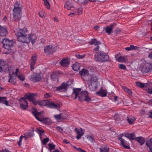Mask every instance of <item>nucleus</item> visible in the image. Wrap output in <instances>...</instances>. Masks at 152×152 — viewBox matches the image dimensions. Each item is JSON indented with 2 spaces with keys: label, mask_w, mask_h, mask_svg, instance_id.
Listing matches in <instances>:
<instances>
[{
  "label": "nucleus",
  "mask_w": 152,
  "mask_h": 152,
  "mask_svg": "<svg viewBox=\"0 0 152 152\" xmlns=\"http://www.w3.org/2000/svg\"><path fill=\"white\" fill-rule=\"evenodd\" d=\"M17 37L18 40L20 42L28 43L30 42L28 34H27V28L24 27L19 30L14 31Z\"/></svg>",
  "instance_id": "nucleus-1"
},
{
  "label": "nucleus",
  "mask_w": 152,
  "mask_h": 152,
  "mask_svg": "<svg viewBox=\"0 0 152 152\" xmlns=\"http://www.w3.org/2000/svg\"><path fill=\"white\" fill-rule=\"evenodd\" d=\"M22 7L19 1H17L14 4L13 9V15L14 20L15 21H18L21 18L22 9Z\"/></svg>",
  "instance_id": "nucleus-2"
},
{
  "label": "nucleus",
  "mask_w": 152,
  "mask_h": 152,
  "mask_svg": "<svg viewBox=\"0 0 152 152\" xmlns=\"http://www.w3.org/2000/svg\"><path fill=\"white\" fill-rule=\"evenodd\" d=\"M90 77L88 78L87 82L90 89L91 91H94L97 88V86L96 83L97 78L94 75H90Z\"/></svg>",
  "instance_id": "nucleus-3"
},
{
  "label": "nucleus",
  "mask_w": 152,
  "mask_h": 152,
  "mask_svg": "<svg viewBox=\"0 0 152 152\" xmlns=\"http://www.w3.org/2000/svg\"><path fill=\"white\" fill-rule=\"evenodd\" d=\"M94 59L96 61L102 62L108 61L109 56L104 52L99 51L95 54Z\"/></svg>",
  "instance_id": "nucleus-4"
},
{
  "label": "nucleus",
  "mask_w": 152,
  "mask_h": 152,
  "mask_svg": "<svg viewBox=\"0 0 152 152\" xmlns=\"http://www.w3.org/2000/svg\"><path fill=\"white\" fill-rule=\"evenodd\" d=\"M2 43L3 44V47L7 51L4 52V53L5 54L10 53L11 52V48L13 46L14 44V42L12 40H10L4 38L3 39Z\"/></svg>",
  "instance_id": "nucleus-5"
},
{
  "label": "nucleus",
  "mask_w": 152,
  "mask_h": 152,
  "mask_svg": "<svg viewBox=\"0 0 152 152\" xmlns=\"http://www.w3.org/2000/svg\"><path fill=\"white\" fill-rule=\"evenodd\" d=\"M81 89L80 88H73V94H75V99H76L77 97H78V99L80 101H83L86 96L88 92L86 91H81Z\"/></svg>",
  "instance_id": "nucleus-6"
},
{
  "label": "nucleus",
  "mask_w": 152,
  "mask_h": 152,
  "mask_svg": "<svg viewBox=\"0 0 152 152\" xmlns=\"http://www.w3.org/2000/svg\"><path fill=\"white\" fill-rule=\"evenodd\" d=\"M35 118L44 124L49 125L52 123L51 120L49 118L45 117L43 115H34Z\"/></svg>",
  "instance_id": "nucleus-7"
},
{
  "label": "nucleus",
  "mask_w": 152,
  "mask_h": 152,
  "mask_svg": "<svg viewBox=\"0 0 152 152\" xmlns=\"http://www.w3.org/2000/svg\"><path fill=\"white\" fill-rule=\"evenodd\" d=\"M152 69V64L150 63H146L141 66L139 70L143 73H146L150 72Z\"/></svg>",
  "instance_id": "nucleus-8"
},
{
  "label": "nucleus",
  "mask_w": 152,
  "mask_h": 152,
  "mask_svg": "<svg viewBox=\"0 0 152 152\" xmlns=\"http://www.w3.org/2000/svg\"><path fill=\"white\" fill-rule=\"evenodd\" d=\"M70 85V84H69L68 82L65 83L64 82L61 84L60 86L56 87V90L61 92L65 91H66L68 86Z\"/></svg>",
  "instance_id": "nucleus-9"
},
{
  "label": "nucleus",
  "mask_w": 152,
  "mask_h": 152,
  "mask_svg": "<svg viewBox=\"0 0 152 152\" xmlns=\"http://www.w3.org/2000/svg\"><path fill=\"white\" fill-rule=\"evenodd\" d=\"M20 102V107L23 110H26L28 107L27 101L25 99L24 97H21L19 99Z\"/></svg>",
  "instance_id": "nucleus-10"
},
{
  "label": "nucleus",
  "mask_w": 152,
  "mask_h": 152,
  "mask_svg": "<svg viewBox=\"0 0 152 152\" xmlns=\"http://www.w3.org/2000/svg\"><path fill=\"white\" fill-rule=\"evenodd\" d=\"M45 53L47 54H50L55 52L56 51L55 48L51 45L46 46L44 47Z\"/></svg>",
  "instance_id": "nucleus-11"
},
{
  "label": "nucleus",
  "mask_w": 152,
  "mask_h": 152,
  "mask_svg": "<svg viewBox=\"0 0 152 152\" xmlns=\"http://www.w3.org/2000/svg\"><path fill=\"white\" fill-rule=\"evenodd\" d=\"M41 73H36L31 75V79L34 82H36L41 80Z\"/></svg>",
  "instance_id": "nucleus-12"
},
{
  "label": "nucleus",
  "mask_w": 152,
  "mask_h": 152,
  "mask_svg": "<svg viewBox=\"0 0 152 152\" xmlns=\"http://www.w3.org/2000/svg\"><path fill=\"white\" fill-rule=\"evenodd\" d=\"M64 7L68 10H70L72 11L75 10L74 7L73 3L70 1H67L66 2Z\"/></svg>",
  "instance_id": "nucleus-13"
},
{
  "label": "nucleus",
  "mask_w": 152,
  "mask_h": 152,
  "mask_svg": "<svg viewBox=\"0 0 152 152\" xmlns=\"http://www.w3.org/2000/svg\"><path fill=\"white\" fill-rule=\"evenodd\" d=\"M72 12H71L69 15L70 16H72L73 15H78L81 14L82 13L83 9L81 8H79L78 9H75L72 11Z\"/></svg>",
  "instance_id": "nucleus-14"
},
{
  "label": "nucleus",
  "mask_w": 152,
  "mask_h": 152,
  "mask_svg": "<svg viewBox=\"0 0 152 152\" xmlns=\"http://www.w3.org/2000/svg\"><path fill=\"white\" fill-rule=\"evenodd\" d=\"M75 130L76 132L77 136L76 138L77 140L80 139L81 137L84 134V132H83V130L81 128L77 129L76 128L75 129Z\"/></svg>",
  "instance_id": "nucleus-15"
},
{
  "label": "nucleus",
  "mask_w": 152,
  "mask_h": 152,
  "mask_svg": "<svg viewBox=\"0 0 152 152\" xmlns=\"http://www.w3.org/2000/svg\"><path fill=\"white\" fill-rule=\"evenodd\" d=\"M79 74L81 76L82 78H86V77L88 76V78L90 77V75H91L89 74L88 70L87 69H83L82 70L79 72Z\"/></svg>",
  "instance_id": "nucleus-16"
},
{
  "label": "nucleus",
  "mask_w": 152,
  "mask_h": 152,
  "mask_svg": "<svg viewBox=\"0 0 152 152\" xmlns=\"http://www.w3.org/2000/svg\"><path fill=\"white\" fill-rule=\"evenodd\" d=\"M115 23L112 24L110 26H107L106 28H104V29L105 30V32L107 33L108 34H110L112 33L113 29L114 28V25H115Z\"/></svg>",
  "instance_id": "nucleus-17"
},
{
  "label": "nucleus",
  "mask_w": 152,
  "mask_h": 152,
  "mask_svg": "<svg viewBox=\"0 0 152 152\" xmlns=\"http://www.w3.org/2000/svg\"><path fill=\"white\" fill-rule=\"evenodd\" d=\"M95 93L96 95L102 97L106 96L107 94V91L104 90L102 88H101V89Z\"/></svg>",
  "instance_id": "nucleus-18"
},
{
  "label": "nucleus",
  "mask_w": 152,
  "mask_h": 152,
  "mask_svg": "<svg viewBox=\"0 0 152 152\" xmlns=\"http://www.w3.org/2000/svg\"><path fill=\"white\" fill-rule=\"evenodd\" d=\"M35 94L34 93H27V94H25L24 97L25 99H28L30 102H31L32 99L34 98Z\"/></svg>",
  "instance_id": "nucleus-19"
},
{
  "label": "nucleus",
  "mask_w": 152,
  "mask_h": 152,
  "mask_svg": "<svg viewBox=\"0 0 152 152\" xmlns=\"http://www.w3.org/2000/svg\"><path fill=\"white\" fill-rule=\"evenodd\" d=\"M37 60V57L35 56H32L31 57V62L30 67L31 69V71L34 70V66L36 63V61Z\"/></svg>",
  "instance_id": "nucleus-20"
},
{
  "label": "nucleus",
  "mask_w": 152,
  "mask_h": 152,
  "mask_svg": "<svg viewBox=\"0 0 152 152\" xmlns=\"http://www.w3.org/2000/svg\"><path fill=\"white\" fill-rule=\"evenodd\" d=\"M136 118L131 115H129L128 116L126 120L128 123L130 125L133 124L135 121Z\"/></svg>",
  "instance_id": "nucleus-21"
},
{
  "label": "nucleus",
  "mask_w": 152,
  "mask_h": 152,
  "mask_svg": "<svg viewBox=\"0 0 152 152\" xmlns=\"http://www.w3.org/2000/svg\"><path fill=\"white\" fill-rule=\"evenodd\" d=\"M7 33V31L6 28L0 25V35L3 37L5 36Z\"/></svg>",
  "instance_id": "nucleus-22"
},
{
  "label": "nucleus",
  "mask_w": 152,
  "mask_h": 152,
  "mask_svg": "<svg viewBox=\"0 0 152 152\" xmlns=\"http://www.w3.org/2000/svg\"><path fill=\"white\" fill-rule=\"evenodd\" d=\"M24 134V138L26 140L34 136V131L33 130H30L25 133Z\"/></svg>",
  "instance_id": "nucleus-23"
},
{
  "label": "nucleus",
  "mask_w": 152,
  "mask_h": 152,
  "mask_svg": "<svg viewBox=\"0 0 152 152\" xmlns=\"http://www.w3.org/2000/svg\"><path fill=\"white\" fill-rule=\"evenodd\" d=\"M68 116H64L63 115H56L54 116V117L56 120L58 121H61L63 119L66 118Z\"/></svg>",
  "instance_id": "nucleus-24"
},
{
  "label": "nucleus",
  "mask_w": 152,
  "mask_h": 152,
  "mask_svg": "<svg viewBox=\"0 0 152 152\" xmlns=\"http://www.w3.org/2000/svg\"><path fill=\"white\" fill-rule=\"evenodd\" d=\"M29 39L30 42H31L32 44H33L37 40V37L36 35L34 34H28Z\"/></svg>",
  "instance_id": "nucleus-25"
},
{
  "label": "nucleus",
  "mask_w": 152,
  "mask_h": 152,
  "mask_svg": "<svg viewBox=\"0 0 152 152\" xmlns=\"http://www.w3.org/2000/svg\"><path fill=\"white\" fill-rule=\"evenodd\" d=\"M48 107L53 108H57L61 106L60 104L57 103H54L49 101Z\"/></svg>",
  "instance_id": "nucleus-26"
},
{
  "label": "nucleus",
  "mask_w": 152,
  "mask_h": 152,
  "mask_svg": "<svg viewBox=\"0 0 152 152\" xmlns=\"http://www.w3.org/2000/svg\"><path fill=\"white\" fill-rule=\"evenodd\" d=\"M0 66L1 68L2 69L3 71L4 69H6L7 68L8 65L7 64L6 62L2 59H0Z\"/></svg>",
  "instance_id": "nucleus-27"
},
{
  "label": "nucleus",
  "mask_w": 152,
  "mask_h": 152,
  "mask_svg": "<svg viewBox=\"0 0 152 152\" xmlns=\"http://www.w3.org/2000/svg\"><path fill=\"white\" fill-rule=\"evenodd\" d=\"M121 145H122L125 148L129 149L130 148V146H129L128 143L124 139H121Z\"/></svg>",
  "instance_id": "nucleus-28"
},
{
  "label": "nucleus",
  "mask_w": 152,
  "mask_h": 152,
  "mask_svg": "<svg viewBox=\"0 0 152 152\" xmlns=\"http://www.w3.org/2000/svg\"><path fill=\"white\" fill-rule=\"evenodd\" d=\"M134 140L138 142L141 145H142L145 141V139L141 137L135 138Z\"/></svg>",
  "instance_id": "nucleus-29"
},
{
  "label": "nucleus",
  "mask_w": 152,
  "mask_h": 152,
  "mask_svg": "<svg viewBox=\"0 0 152 152\" xmlns=\"http://www.w3.org/2000/svg\"><path fill=\"white\" fill-rule=\"evenodd\" d=\"M60 64L62 66L65 67L69 65V63L67 59L66 58L62 59L60 61Z\"/></svg>",
  "instance_id": "nucleus-30"
},
{
  "label": "nucleus",
  "mask_w": 152,
  "mask_h": 152,
  "mask_svg": "<svg viewBox=\"0 0 152 152\" xmlns=\"http://www.w3.org/2000/svg\"><path fill=\"white\" fill-rule=\"evenodd\" d=\"M89 43L91 45H94L95 46L99 45L101 44V42L95 39H92L89 42Z\"/></svg>",
  "instance_id": "nucleus-31"
},
{
  "label": "nucleus",
  "mask_w": 152,
  "mask_h": 152,
  "mask_svg": "<svg viewBox=\"0 0 152 152\" xmlns=\"http://www.w3.org/2000/svg\"><path fill=\"white\" fill-rule=\"evenodd\" d=\"M100 152H109V148L106 145L102 146L99 149Z\"/></svg>",
  "instance_id": "nucleus-32"
},
{
  "label": "nucleus",
  "mask_w": 152,
  "mask_h": 152,
  "mask_svg": "<svg viewBox=\"0 0 152 152\" xmlns=\"http://www.w3.org/2000/svg\"><path fill=\"white\" fill-rule=\"evenodd\" d=\"M9 82L12 84H15L16 83V79L15 76H13L12 75L10 74V78L8 81Z\"/></svg>",
  "instance_id": "nucleus-33"
},
{
  "label": "nucleus",
  "mask_w": 152,
  "mask_h": 152,
  "mask_svg": "<svg viewBox=\"0 0 152 152\" xmlns=\"http://www.w3.org/2000/svg\"><path fill=\"white\" fill-rule=\"evenodd\" d=\"M126 137H127L131 140H134L135 139V135L134 133L131 134L126 133L124 135Z\"/></svg>",
  "instance_id": "nucleus-34"
},
{
  "label": "nucleus",
  "mask_w": 152,
  "mask_h": 152,
  "mask_svg": "<svg viewBox=\"0 0 152 152\" xmlns=\"http://www.w3.org/2000/svg\"><path fill=\"white\" fill-rule=\"evenodd\" d=\"M49 101L48 100H43L41 102L38 101V104L40 106H48Z\"/></svg>",
  "instance_id": "nucleus-35"
},
{
  "label": "nucleus",
  "mask_w": 152,
  "mask_h": 152,
  "mask_svg": "<svg viewBox=\"0 0 152 152\" xmlns=\"http://www.w3.org/2000/svg\"><path fill=\"white\" fill-rule=\"evenodd\" d=\"M80 64L76 63L73 64L72 68L74 71H78L80 69Z\"/></svg>",
  "instance_id": "nucleus-36"
},
{
  "label": "nucleus",
  "mask_w": 152,
  "mask_h": 152,
  "mask_svg": "<svg viewBox=\"0 0 152 152\" xmlns=\"http://www.w3.org/2000/svg\"><path fill=\"white\" fill-rule=\"evenodd\" d=\"M139 47L136 46H134L133 45H131L129 47L125 48V50L127 51H129L133 50H137L139 48Z\"/></svg>",
  "instance_id": "nucleus-37"
},
{
  "label": "nucleus",
  "mask_w": 152,
  "mask_h": 152,
  "mask_svg": "<svg viewBox=\"0 0 152 152\" xmlns=\"http://www.w3.org/2000/svg\"><path fill=\"white\" fill-rule=\"evenodd\" d=\"M140 113L141 114H144L145 113L146 114H152V112L151 111H148L147 110L146 108L142 109L140 112Z\"/></svg>",
  "instance_id": "nucleus-38"
},
{
  "label": "nucleus",
  "mask_w": 152,
  "mask_h": 152,
  "mask_svg": "<svg viewBox=\"0 0 152 152\" xmlns=\"http://www.w3.org/2000/svg\"><path fill=\"white\" fill-rule=\"evenodd\" d=\"M122 88L125 92H127L129 95H132V91L130 89H128L126 87L122 86Z\"/></svg>",
  "instance_id": "nucleus-39"
},
{
  "label": "nucleus",
  "mask_w": 152,
  "mask_h": 152,
  "mask_svg": "<svg viewBox=\"0 0 152 152\" xmlns=\"http://www.w3.org/2000/svg\"><path fill=\"white\" fill-rule=\"evenodd\" d=\"M127 59L124 56H120L117 59V61L119 62H126Z\"/></svg>",
  "instance_id": "nucleus-40"
},
{
  "label": "nucleus",
  "mask_w": 152,
  "mask_h": 152,
  "mask_svg": "<svg viewBox=\"0 0 152 152\" xmlns=\"http://www.w3.org/2000/svg\"><path fill=\"white\" fill-rule=\"evenodd\" d=\"M35 131L39 134L40 137H41V136L42 133L44 132V130L43 129L39 128L36 129Z\"/></svg>",
  "instance_id": "nucleus-41"
},
{
  "label": "nucleus",
  "mask_w": 152,
  "mask_h": 152,
  "mask_svg": "<svg viewBox=\"0 0 152 152\" xmlns=\"http://www.w3.org/2000/svg\"><path fill=\"white\" fill-rule=\"evenodd\" d=\"M114 118L115 122L117 123H118L121 120V119L118 115H115Z\"/></svg>",
  "instance_id": "nucleus-42"
},
{
  "label": "nucleus",
  "mask_w": 152,
  "mask_h": 152,
  "mask_svg": "<svg viewBox=\"0 0 152 152\" xmlns=\"http://www.w3.org/2000/svg\"><path fill=\"white\" fill-rule=\"evenodd\" d=\"M44 1V4L48 9L50 8V6L49 2L47 0H43Z\"/></svg>",
  "instance_id": "nucleus-43"
},
{
  "label": "nucleus",
  "mask_w": 152,
  "mask_h": 152,
  "mask_svg": "<svg viewBox=\"0 0 152 152\" xmlns=\"http://www.w3.org/2000/svg\"><path fill=\"white\" fill-rule=\"evenodd\" d=\"M136 84L137 86L140 88H144L145 86V84L144 83L140 82H136Z\"/></svg>",
  "instance_id": "nucleus-44"
},
{
  "label": "nucleus",
  "mask_w": 152,
  "mask_h": 152,
  "mask_svg": "<svg viewBox=\"0 0 152 152\" xmlns=\"http://www.w3.org/2000/svg\"><path fill=\"white\" fill-rule=\"evenodd\" d=\"M48 146L50 148V150L51 151L54 149L56 147V145L53 143H49L48 144Z\"/></svg>",
  "instance_id": "nucleus-45"
},
{
  "label": "nucleus",
  "mask_w": 152,
  "mask_h": 152,
  "mask_svg": "<svg viewBox=\"0 0 152 152\" xmlns=\"http://www.w3.org/2000/svg\"><path fill=\"white\" fill-rule=\"evenodd\" d=\"M91 100V98L88 96V92L87 94V95L85 97V99L83 100L84 101H86L87 102H90Z\"/></svg>",
  "instance_id": "nucleus-46"
},
{
  "label": "nucleus",
  "mask_w": 152,
  "mask_h": 152,
  "mask_svg": "<svg viewBox=\"0 0 152 152\" xmlns=\"http://www.w3.org/2000/svg\"><path fill=\"white\" fill-rule=\"evenodd\" d=\"M146 145L149 148H150L151 146L152 145V137L150 139L149 141L146 142Z\"/></svg>",
  "instance_id": "nucleus-47"
},
{
  "label": "nucleus",
  "mask_w": 152,
  "mask_h": 152,
  "mask_svg": "<svg viewBox=\"0 0 152 152\" xmlns=\"http://www.w3.org/2000/svg\"><path fill=\"white\" fill-rule=\"evenodd\" d=\"M32 112L33 114H40V113L37 112V108L35 107H33L32 109Z\"/></svg>",
  "instance_id": "nucleus-48"
},
{
  "label": "nucleus",
  "mask_w": 152,
  "mask_h": 152,
  "mask_svg": "<svg viewBox=\"0 0 152 152\" xmlns=\"http://www.w3.org/2000/svg\"><path fill=\"white\" fill-rule=\"evenodd\" d=\"M49 138L47 137L45 138L42 141V143L43 145H45L46 143L49 141Z\"/></svg>",
  "instance_id": "nucleus-49"
},
{
  "label": "nucleus",
  "mask_w": 152,
  "mask_h": 152,
  "mask_svg": "<svg viewBox=\"0 0 152 152\" xmlns=\"http://www.w3.org/2000/svg\"><path fill=\"white\" fill-rule=\"evenodd\" d=\"M119 68L121 69L125 70L126 69V66L125 65L122 64H120L119 65Z\"/></svg>",
  "instance_id": "nucleus-50"
},
{
  "label": "nucleus",
  "mask_w": 152,
  "mask_h": 152,
  "mask_svg": "<svg viewBox=\"0 0 152 152\" xmlns=\"http://www.w3.org/2000/svg\"><path fill=\"white\" fill-rule=\"evenodd\" d=\"M6 98L5 97H0V103L4 104V102L6 100Z\"/></svg>",
  "instance_id": "nucleus-51"
},
{
  "label": "nucleus",
  "mask_w": 152,
  "mask_h": 152,
  "mask_svg": "<svg viewBox=\"0 0 152 152\" xmlns=\"http://www.w3.org/2000/svg\"><path fill=\"white\" fill-rule=\"evenodd\" d=\"M16 76H17L20 80L21 81H23L25 80L24 77L22 75H18Z\"/></svg>",
  "instance_id": "nucleus-52"
},
{
  "label": "nucleus",
  "mask_w": 152,
  "mask_h": 152,
  "mask_svg": "<svg viewBox=\"0 0 152 152\" xmlns=\"http://www.w3.org/2000/svg\"><path fill=\"white\" fill-rule=\"evenodd\" d=\"M56 130L61 133H62L63 131V129L60 126H57L56 128Z\"/></svg>",
  "instance_id": "nucleus-53"
},
{
  "label": "nucleus",
  "mask_w": 152,
  "mask_h": 152,
  "mask_svg": "<svg viewBox=\"0 0 152 152\" xmlns=\"http://www.w3.org/2000/svg\"><path fill=\"white\" fill-rule=\"evenodd\" d=\"M85 56V55H80L79 54H77L76 55V57L77 58H82Z\"/></svg>",
  "instance_id": "nucleus-54"
},
{
  "label": "nucleus",
  "mask_w": 152,
  "mask_h": 152,
  "mask_svg": "<svg viewBox=\"0 0 152 152\" xmlns=\"http://www.w3.org/2000/svg\"><path fill=\"white\" fill-rule=\"evenodd\" d=\"M89 140L90 142H94V140L93 138L91 136L88 135L86 137Z\"/></svg>",
  "instance_id": "nucleus-55"
},
{
  "label": "nucleus",
  "mask_w": 152,
  "mask_h": 152,
  "mask_svg": "<svg viewBox=\"0 0 152 152\" xmlns=\"http://www.w3.org/2000/svg\"><path fill=\"white\" fill-rule=\"evenodd\" d=\"M23 137H24V136H21L20 137L19 140L18 142V144L19 146H21V143L22 141V139Z\"/></svg>",
  "instance_id": "nucleus-56"
},
{
  "label": "nucleus",
  "mask_w": 152,
  "mask_h": 152,
  "mask_svg": "<svg viewBox=\"0 0 152 152\" xmlns=\"http://www.w3.org/2000/svg\"><path fill=\"white\" fill-rule=\"evenodd\" d=\"M117 98H118L117 96H114L113 98H111L110 99L113 101L116 102L117 100Z\"/></svg>",
  "instance_id": "nucleus-57"
},
{
  "label": "nucleus",
  "mask_w": 152,
  "mask_h": 152,
  "mask_svg": "<svg viewBox=\"0 0 152 152\" xmlns=\"http://www.w3.org/2000/svg\"><path fill=\"white\" fill-rule=\"evenodd\" d=\"M31 102H32L35 105H36L38 104V101L36 100L34 98L31 101Z\"/></svg>",
  "instance_id": "nucleus-58"
},
{
  "label": "nucleus",
  "mask_w": 152,
  "mask_h": 152,
  "mask_svg": "<svg viewBox=\"0 0 152 152\" xmlns=\"http://www.w3.org/2000/svg\"><path fill=\"white\" fill-rule=\"evenodd\" d=\"M99 45H97L94 48L93 50L94 51H97L96 52H98L99 50Z\"/></svg>",
  "instance_id": "nucleus-59"
},
{
  "label": "nucleus",
  "mask_w": 152,
  "mask_h": 152,
  "mask_svg": "<svg viewBox=\"0 0 152 152\" xmlns=\"http://www.w3.org/2000/svg\"><path fill=\"white\" fill-rule=\"evenodd\" d=\"M51 95L49 93H46L44 95V97L45 98H48Z\"/></svg>",
  "instance_id": "nucleus-60"
},
{
  "label": "nucleus",
  "mask_w": 152,
  "mask_h": 152,
  "mask_svg": "<svg viewBox=\"0 0 152 152\" xmlns=\"http://www.w3.org/2000/svg\"><path fill=\"white\" fill-rule=\"evenodd\" d=\"M74 147L76 149V150L78 151L82 152V151H83V150L80 148H77L75 146H74Z\"/></svg>",
  "instance_id": "nucleus-61"
},
{
  "label": "nucleus",
  "mask_w": 152,
  "mask_h": 152,
  "mask_svg": "<svg viewBox=\"0 0 152 152\" xmlns=\"http://www.w3.org/2000/svg\"><path fill=\"white\" fill-rule=\"evenodd\" d=\"M51 77L53 80H55L56 79V77L55 75H52L51 76Z\"/></svg>",
  "instance_id": "nucleus-62"
},
{
  "label": "nucleus",
  "mask_w": 152,
  "mask_h": 152,
  "mask_svg": "<svg viewBox=\"0 0 152 152\" xmlns=\"http://www.w3.org/2000/svg\"><path fill=\"white\" fill-rule=\"evenodd\" d=\"M147 92L150 94H152V88H149L147 90Z\"/></svg>",
  "instance_id": "nucleus-63"
},
{
  "label": "nucleus",
  "mask_w": 152,
  "mask_h": 152,
  "mask_svg": "<svg viewBox=\"0 0 152 152\" xmlns=\"http://www.w3.org/2000/svg\"><path fill=\"white\" fill-rule=\"evenodd\" d=\"M115 31L116 34H118L121 31V30L118 28H116L115 29Z\"/></svg>",
  "instance_id": "nucleus-64"
}]
</instances>
